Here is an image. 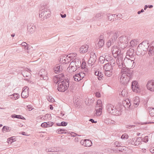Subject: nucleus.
<instances>
[{
	"mask_svg": "<svg viewBox=\"0 0 154 154\" xmlns=\"http://www.w3.org/2000/svg\"><path fill=\"white\" fill-rule=\"evenodd\" d=\"M121 72L122 75L120 78L121 82L123 85H126L132 78L133 71L125 67L122 69Z\"/></svg>",
	"mask_w": 154,
	"mask_h": 154,
	"instance_id": "f257e3e1",
	"label": "nucleus"
},
{
	"mask_svg": "<svg viewBox=\"0 0 154 154\" xmlns=\"http://www.w3.org/2000/svg\"><path fill=\"white\" fill-rule=\"evenodd\" d=\"M69 86V80L67 78L58 83L57 89L60 91L64 92L68 89Z\"/></svg>",
	"mask_w": 154,
	"mask_h": 154,
	"instance_id": "f03ea898",
	"label": "nucleus"
},
{
	"mask_svg": "<svg viewBox=\"0 0 154 154\" xmlns=\"http://www.w3.org/2000/svg\"><path fill=\"white\" fill-rule=\"evenodd\" d=\"M124 109V106H122L121 103H119L114 108L113 115L119 116L121 115Z\"/></svg>",
	"mask_w": 154,
	"mask_h": 154,
	"instance_id": "7ed1b4c3",
	"label": "nucleus"
},
{
	"mask_svg": "<svg viewBox=\"0 0 154 154\" xmlns=\"http://www.w3.org/2000/svg\"><path fill=\"white\" fill-rule=\"evenodd\" d=\"M112 54L114 57H117L118 56L121 57L122 53L117 46H114L112 48Z\"/></svg>",
	"mask_w": 154,
	"mask_h": 154,
	"instance_id": "20e7f679",
	"label": "nucleus"
},
{
	"mask_svg": "<svg viewBox=\"0 0 154 154\" xmlns=\"http://www.w3.org/2000/svg\"><path fill=\"white\" fill-rule=\"evenodd\" d=\"M131 87L134 92L137 93H141L138 82L136 81H133L131 82Z\"/></svg>",
	"mask_w": 154,
	"mask_h": 154,
	"instance_id": "39448f33",
	"label": "nucleus"
},
{
	"mask_svg": "<svg viewBox=\"0 0 154 154\" xmlns=\"http://www.w3.org/2000/svg\"><path fill=\"white\" fill-rule=\"evenodd\" d=\"M41 7L40 8V10H41L39 11V14L40 17L42 18L43 17L45 14L47 13H46V11H50L48 8H47L46 5H41Z\"/></svg>",
	"mask_w": 154,
	"mask_h": 154,
	"instance_id": "423d86ee",
	"label": "nucleus"
},
{
	"mask_svg": "<svg viewBox=\"0 0 154 154\" xmlns=\"http://www.w3.org/2000/svg\"><path fill=\"white\" fill-rule=\"evenodd\" d=\"M122 106H124V109L128 110V109H131V103L129 99H126L123 100L122 102Z\"/></svg>",
	"mask_w": 154,
	"mask_h": 154,
	"instance_id": "0eeeda50",
	"label": "nucleus"
},
{
	"mask_svg": "<svg viewBox=\"0 0 154 154\" xmlns=\"http://www.w3.org/2000/svg\"><path fill=\"white\" fill-rule=\"evenodd\" d=\"M134 59L126 57L124 60V64H126V66H130L134 63Z\"/></svg>",
	"mask_w": 154,
	"mask_h": 154,
	"instance_id": "6e6552de",
	"label": "nucleus"
},
{
	"mask_svg": "<svg viewBox=\"0 0 154 154\" xmlns=\"http://www.w3.org/2000/svg\"><path fill=\"white\" fill-rule=\"evenodd\" d=\"M146 86L148 90L151 91H154V80L148 81Z\"/></svg>",
	"mask_w": 154,
	"mask_h": 154,
	"instance_id": "1a4fd4ad",
	"label": "nucleus"
},
{
	"mask_svg": "<svg viewBox=\"0 0 154 154\" xmlns=\"http://www.w3.org/2000/svg\"><path fill=\"white\" fill-rule=\"evenodd\" d=\"M75 67L78 66V67L79 68L80 66H81V68L82 69H84L86 68V63L85 61H83L82 64L80 60H75Z\"/></svg>",
	"mask_w": 154,
	"mask_h": 154,
	"instance_id": "9d476101",
	"label": "nucleus"
},
{
	"mask_svg": "<svg viewBox=\"0 0 154 154\" xmlns=\"http://www.w3.org/2000/svg\"><path fill=\"white\" fill-rule=\"evenodd\" d=\"M144 49L143 48L142 46L139 45L138 46L136 53L137 55L138 56L143 55L146 53L144 51Z\"/></svg>",
	"mask_w": 154,
	"mask_h": 154,
	"instance_id": "9b49d317",
	"label": "nucleus"
},
{
	"mask_svg": "<svg viewBox=\"0 0 154 154\" xmlns=\"http://www.w3.org/2000/svg\"><path fill=\"white\" fill-rule=\"evenodd\" d=\"M103 38L104 37L102 35L100 36L99 40L98 43L96 45V47L98 49L101 48L103 46L104 43V42L103 40Z\"/></svg>",
	"mask_w": 154,
	"mask_h": 154,
	"instance_id": "f8f14e48",
	"label": "nucleus"
},
{
	"mask_svg": "<svg viewBox=\"0 0 154 154\" xmlns=\"http://www.w3.org/2000/svg\"><path fill=\"white\" fill-rule=\"evenodd\" d=\"M148 54L150 56H152L154 55V41L152 42L150 44Z\"/></svg>",
	"mask_w": 154,
	"mask_h": 154,
	"instance_id": "ddd939ff",
	"label": "nucleus"
},
{
	"mask_svg": "<svg viewBox=\"0 0 154 154\" xmlns=\"http://www.w3.org/2000/svg\"><path fill=\"white\" fill-rule=\"evenodd\" d=\"M134 50L132 49H130L128 50L127 52L126 57L134 60L135 58L134 57Z\"/></svg>",
	"mask_w": 154,
	"mask_h": 154,
	"instance_id": "4468645a",
	"label": "nucleus"
},
{
	"mask_svg": "<svg viewBox=\"0 0 154 154\" xmlns=\"http://www.w3.org/2000/svg\"><path fill=\"white\" fill-rule=\"evenodd\" d=\"M76 55L77 54H76L70 53L68 55H66L64 57L65 58L68 57L70 61L71 60H73L72 62L74 63L75 62V61H73L74 60H75V57H76Z\"/></svg>",
	"mask_w": 154,
	"mask_h": 154,
	"instance_id": "2eb2a0df",
	"label": "nucleus"
},
{
	"mask_svg": "<svg viewBox=\"0 0 154 154\" xmlns=\"http://www.w3.org/2000/svg\"><path fill=\"white\" fill-rule=\"evenodd\" d=\"M106 108L107 112L113 115L112 112H113V110H114V106L111 104L109 103L107 105Z\"/></svg>",
	"mask_w": 154,
	"mask_h": 154,
	"instance_id": "dca6fc26",
	"label": "nucleus"
},
{
	"mask_svg": "<svg viewBox=\"0 0 154 154\" xmlns=\"http://www.w3.org/2000/svg\"><path fill=\"white\" fill-rule=\"evenodd\" d=\"M29 88L27 86L24 87L23 89V91L21 94V96H28Z\"/></svg>",
	"mask_w": 154,
	"mask_h": 154,
	"instance_id": "f3484780",
	"label": "nucleus"
},
{
	"mask_svg": "<svg viewBox=\"0 0 154 154\" xmlns=\"http://www.w3.org/2000/svg\"><path fill=\"white\" fill-rule=\"evenodd\" d=\"M119 39L120 42H122L127 45L128 42V37L126 35L120 37Z\"/></svg>",
	"mask_w": 154,
	"mask_h": 154,
	"instance_id": "a211bd4d",
	"label": "nucleus"
},
{
	"mask_svg": "<svg viewBox=\"0 0 154 154\" xmlns=\"http://www.w3.org/2000/svg\"><path fill=\"white\" fill-rule=\"evenodd\" d=\"M88 48L87 45H83L80 47L79 51L81 53H84L87 51Z\"/></svg>",
	"mask_w": 154,
	"mask_h": 154,
	"instance_id": "6ab92c4d",
	"label": "nucleus"
},
{
	"mask_svg": "<svg viewBox=\"0 0 154 154\" xmlns=\"http://www.w3.org/2000/svg\"><path fill=\"white\" fill-rule=\"evenodd\" d=\"M60 65H59V64L57 65L53 68V70L54 72L56 74L59 73L62 71V68H60Z\"/></svg>",
	"mask_w": 154,
	"mask_h": 154,
	"instance_id": "aec40b11",
	"label": "nucleus"
},
{
	"mask_svg": "<svg viewBox=\"0 0 154 154\" xmlns=\"http://www.w3.org/2000/svg\"><path fill=\"white\" fill-rule=\"evenodd\" d=\"M111 64H109V63H107L105 64L103 66V69L105 71H109L112 70V66H111Z\"/></svg>",
	"mask_w": 154,
	"mask_h": 154,
	"instance_id": "412c9836",
	"label": "nucleus"
},
{
	"mask_svg": "<svg viewBox=\"0 0 154 154\" xmlns=\"http://www.w3.org/2000/svg\"><path fill=\"white\" fill-rule=\"evenodd\" d=\"M140 46H142L143 48L144 47L149 48L150 46V44L149 45V41L147 40H145L143 41L139 45Z\"/></svg>",
	"mask_w": 154,
	"mask_h": 154,
	"instance_id": "4be33fe9",
	"label": "nucleus"
},
{
	"mask_svg": "<svg viewBox=\"0 0 154 154\" xmlns=\"http://www.w3.org/2000/svg\"><path fill=\"white\" fill-rule=\"evenodd\" d=\"M72 63V62L69 65V67L67 69H69V72L70 73L76 71L77 69V67H75L74 66H72L71 65V64Z\"/></svg>",
	"mask_w": 154,
	"mask_h": 154,
	"instance_id": "5701e85b",
	"label": "nucleus"
},
{
	"mask_svg": "<svg viewBox=\"0 0 154 154\" xmlns=\"http://www.w3.org/2000/svg\"><path fill=\"white\" fill-rule=\"evenodd\" d=\"M94 74L95 75L97 76V78L98 79L100 80L103 79V75L102 72L100 71H96L95 72Z\"/></svg>",
	"mask_w": 154,
	"mask_h": 154,
	"instance_id": "b1692460",
	"label": "nucleus"
},
{
	"mask_svg": "<svg viewBox=\"0 0 154 154\" xmlns=\"http://www.w3.org/2000/svg\"><path fill=\"white\" fill-rule=\"evenodd\" d=\"M36 27L33 24L31 25L30 26H28L27 29L29 30V32L31 33H33L35 30Z\"/></svg>",
	"mask_w": 154,
	"mask_h": 154,
	"instance_id": "393cba45",
	"label": "nucleus"
},
{
	"mask_svg": "<svg viewBox=\"0 0 154 154\" xmlns=\"http://www.w3.org/2000/svg\"><path fill=\"white\" fill-rule=\"evenodd\" d=\"M11 117L13 118H16L22 120H25V118L20 115H17L15 114H13L11 115Z\"/></svg>",
	"mask_w": 154,
	"mask_h": 154,
	"instance_id": "a878e982",
	"label": "nucleus"
},
{
	"mask_svg": "<svg viewBox=\"0 0 154 154\" xmlns=\"http://www.w3.org/2000/svg\"><path fill=\"white\" fill-rule=\"evenodd\" d=\"M118 60H117V63L118 66L119 67L120 69H122L123 67H125L126 65L124 64V61L121 60L120 62H119V60L118 59Z\"/></svg>",
	"mask_w": 154,
	"mask_h": 154,
	"instance_id": "bb28decb",
	"label": "nucleus"
},
{
	"mask_svg": "<svg viewBox=\"0 0 154 154\" xmlns=\"http://www.w3.org/2000/svg\"><path fill=\"white\" fill-rule=\"evenodd\" d=\"M64 75L63 74H61L56 75L55 77L58 79L60 82L62 81V80L64 78Z\"/></svg>",
	"mask_w": 154,
	"mask_h": 154,
	"instance_id": "cd10ccee",
	"label": "nucleus"
},
{
	"mask_svg": "<svg viewBox=\"0 0 154 154\" xmlns=\"http://www.w3.org/2000/svg\"><path fill=\"white\" fill-rule=\"evenodd\" d=\"M102 107H100L96 108V114L97 116H100L101 115L102 112Z\"/></svg>",
	"mask_w": 154,
	"mask_h": 154,
	"instance_id": "c85d7f7f",
	"label": "nucleus"
},
{
	"mask_svg": "<svg viewBox=\"0 0 154 154\" xmlns=\"http://www.w3.org/2000/svg\"><path fill=\"white\" fill-rule=\"evenodd\" d=\"M139 98V97H135V99H134V104L135 107H137L139 104L140 100Z\"/></svg>",
	"mask_w": 154,
	"mask_h": 154,
	"instance_id": "c756f323",
	"label": "nucleus"
},
{
	"mask_svg": "<svg viewBox=\"0 0 154 154\" xmlns=\"http://www.w3.org/2000/svg\"><path fill=\"white\" fill-rule=\"evenodd\" d=\"M11 128L6 126H4L2 129V131L3 132L10 131H11Z\"/></svg>",
	"mask_w": 154,
	"mask_h": 154,
	"instance_id": "7c9ffc66",
	"label": "nucleus"
},
{
	"mask_svg": "<svg viewBox=\"0 0 154 154\" xmlns=\"http://www.w3.org/2000/svg\"><path fill=\"white\" fill-rule=\"evenodd\" d=\"M85 146L89 147L92 145V142L91 140L89 139H85Z\"/></svg>",
	"mask_w": 154,
	"mask_h": 154,
	"instance_id": "2f4dec72",
	"label": "nucleus"
},
{
	"mask_svg": "<svg viewBox=\"0 0 154 154\" xmlns=\"http://www.w3.org/2000/svg\"><path fill=\"white\" fill-rule=\"evenodd\" d=\"M115 17V16H114V14L110 15H109L107 16V17L108 18V20L111 21H114L115 20H116V18H115V20H114V17ZM118 19H117L116 20H117Z\"/></svg>",
	"mask_w": 154,
	"mask_h": 154,
	"instance_id": "473e14b6",
	"label": "nucleus"
},
{
	"mask_svg": "<svg viewBox=\"0 0 154 154\" xmlns=\"http://www.w3.org/2000/svg\"><path fill=\"white\" fill-rule=\"evenodd\" d=\"M117 38V34L116 32L113 34L112 37L110 38L112 42H114Z\"/></svg>",
	"mask_w": 154,
	"mask_h": 154,
	"instance_id": "72a5a7b5",
	"label": "nucleus"
},
{
	"mask_svg": "<svg viewBox=\"0 0 154 154\" xmlns=\"http://www.w3.org/2000/svg\"><path fill=\"white\" fill-rule=\"evenodd\" d=\"M135 140V138H132L131 139L128 140L127 141V143L133 145L135 143H134V141Z\"/></svg>",
	"mask_w": 154,
	"mask_h": 154,
	"instance_id": "f704fd0d",
	"label": "nucleus"
},
{
	"mask_svg": "<svg viewBox=\"0 0 154 154\" xmlns=\"http://www.w3.org/2000/svg\"><path fill=\"white\" fill-rule=\"evenodd\" d=\"M137 42L136 40L134 39L130 42V44L132 47H134L137 45Z\"/></svg>",
	"mask_w": 154,
	"mask_h": 154,
	"instance_id": "c9c22d12",
	"label": "nucleus"
},
{
	"mask_svg": "<svg viewBox=\"0 0 154 154\" xmlns=\"http://www.w3.org/2000/svg\"><path fill=\"white\" fill-rule=\"evenodd\" d=\"M100 107H102V101L101 100H98L97 101L96 108Z\"/></svg>",
	"mask_w": 154,
	"mask_h": 154,
	"instance_id": "e433bc0d",
	"label": "nucleus"
},
{
	"mask_svg": "<svg viewBox=\"0 0 154 154\" xmlns=\"http://www.w3.org/2000/svg\"><path fill=\"white\" fill-rule=\"evenodd\" d=\"M77 75H79L80 78H81V80L85 76V73L82 72H81L79 73H77Z\"/></svg>",
	"mask_w": 154,
	"mask_h": 154,
	"instance_id": "4c0bfd02",
	"label": "nucleus"
},
{
	"mask_svg": "<svg viewBox=\"0 0 154 154\" xmlns=\"http://www.w3.org/2000/svg\"><path fill=\"white\" fill-rule=\"evenodd\" d=\"M112 70L105 71V75L108 77L111 76L112 74Z\"/></svg>",
	"mask_w": 154,
	"mask_h": 154,
	"instance_id": "58836bf2",
	"label": "nucleus"
},
{
	"mask_svg": "<svg viewBox=\"0 0 154 154\" xmlns=\"http://www.w3.org/2000/svg\"><path fill=\"white\" fill-rule=\"evenodd\" d=\"M90 58H91V59H93L94 60H96L97 56L95 53L94 52H91Z\"/></svg>",
	"mask_w": 154,
	"mask_h": 154,
	"instance_id": "ea45409f",
	"label": "nucleus"
},
{
	"mask_svg": "<svg viewBox=\"0 0 154 154\" xmlns=\"http://www.w3.org/2000/svg\"><path fill=\"white\" fill-rule=\"evenodd\" d=\"M73 78L75 81H79L81 80V78H80L79 76L77 75V74H75Z\"/></svg>",
	"mask_w": 154,
	"mask_h": 154,
	"instance_id": "a19ab883",
	"label": "nucleus"
},
{
	"mask_svg": "<svg viewBox=\"0 0 154 154\" xmlns=\"http://www.w3.org/2000/svg\"><path fill=\"white\" fill-rule=\"evenodd\" d=\"M119 44V46L121 48L123 49L125 48L127 46V44L122 42H120V44Z\"/></svg>",
	"mask_w": 154,
	"mask_h": 154,
	"instance_id": "79ce46f5",
	"label": "nucleus"
},
{
	"mask_svg": "<svg viewBox=\"0 0 154 154\" xmlns=\"http://www.w3.org/2000/svg\"><path fill=\"white\" fill-rule=\"evenodd\" d=\"M50 11H46V13H47L45 14V15L43 17V18H45L46 19L48 18L50 16Z\"/></svg>",
	"mask_w": 154,
	"mask_h": 154,
	"instance_id": "37998d69",
	"label": "nucleus"
},
{
	"mask_svg": "<svg viewBox=\"0 0 154 154\" xmlns=\"http://www.w3.org/2000/svg\"><path fill=\"white\" fill-rule=\"evenodd\" d=\"M114 42H112V41L110 39H109L107 42V46L108 48H109Z\"/></svg>",
	"mask_w": 154,
	"mask_h": 154,
	"instance_id": "c03bdc74",
	"label": "nucleus"
},
{
	"mask_svg": "<svg viewBox=\"0 0 154 154\" xmlns=\"http://www.w3.org/2000/svg\"><path fill=\"white\" fill-rule=\"evenodd\" d=\"M101 16V14L100 13H98L97 14L95 17H93L94 20H97V18H100Z\"/></svg>",
	"mask_w": 154,
	"mask_h": 154,
	"instance_id": "a18cd8bd",
	"label": "nucleus"
},
{
	"mask_svg": "<svg viewBox=\"0 0 154 154\" xmlns=\"http://www.w3.org/2000/svg\"><path fill=\"white\" fill-rule=\"evenodd\" d=\"M128 137V135L127 134L125 133L122 134L121 137V138L124 139H127Z\"/></svg>",
	"mask_w": 154,
	"mask_h": 154,
	"instance_id": "49530a36",
	"label": "nucleus"
},
{
	"mask_svg": "<svg viewBox=\"0 0 154 154\" xmlns=\"http://www.w3.org/2000/svg\"><path fill=\"white\" fill-rule=\"evenodd\" d=\"M48 100L50 102H53L55 101L53 97H48L47 98Z\"/></svg>",
	"mask_w": 154,
	"mask_h": 154,
	"instance_id": "de8ad7c7",
	"label": "nucleus"
},
{
	"mask_svg": "<svg viewBox=\"0 0 154 154\" xmlns=\"http://www.w3.org/2000/svg\"><path fill=\"white\" fill-rule=\"evenodd\" d=\"M23 75L24 77H28L30 74V73L28 72L27 71H25L24 72H23Z\"/></svg>",
	"mask_w": 154,
	"mask_h": 154,
	"instance_id": "09e8293b",
	"label": "nucleus"
},
{
	"mask_svg": "<svg viewBox=\"0 0 154 154\" xmlns=\"http://www.w3.org/2000/svg\"><path fill=\"white\" fill-rule=\"evenodd\" d=\"M48 125L46 122H44L41 124V126L42 127L47 128L48 127Z\"/></svg>",
	"mask_w": 154,
	"mask_h": 154,
	"instance_id": "8fccbe9b",
	"label": "nucleus"
},
{
	"mask_svg": "<svg viewBox=\"0 0 154 154\" xmlns=\"http://www.w3.org/2000/svg\"><path fill=\"white\" fill-rule=\"evenodd\" d=\"M114 144L117 147H121L122 145L120 143H119L118 141H116L115 142Z\"/></svg>",
	"mask_w": 154,
	"mask_h": 154,
	"instance_id": "3c124183",
	"label": "nucleus"
},
{
	"mask_svg": "<svg viewBox=\"0 0 154 154\" xmlns=\"http://www.w3.org/2000/svg\"><path fill=\"white\" fill-rule=\"evenodd\" d=\"M103 57H100L99 58L100 61L101 63H103L104 62V60L106 59V57L104 58V59L103 58Z\"/></svg>",
	"mask_w": 154,
	"mask_h": 154,
	"instance_id": "603ef678",
	"label": "nucleus"
},
{
	"mask_svg": "<svg viewBox=\"0 0 154 154\" xmlns=\"http://www.w3.org/2000/svg\"><path fill=\"white\" fill-rule=\"evenodd\" d=\"M142 140V137H137L136 139H135V140L136 141H137L139 143H140L141 142Z\"/></svg>",
	"mask_w": 154,
	"mask_h": 154,
	"instance_id": "864d4df0",
	"label": "nucleus"
},
{
	"mask_svg": "<svg viewBox=\"0 0 154 154\" xmlns=\"http://www.w3.org/2000/svg\"><path fill=\"white\" fill-rule=\"evenodd\" d=\"M151 110L149 111V114L151 116L154 117V109H151Z\"/></svg>",
	"mask_w": 154,
	"mask_h": 154,
	"instance_id": "5fc2aeb1",
	"label": "nucleus"
},
{
	"mask_svg": "<svg viewBox=\"0 0 154 154\" xmlns=\"http://www.w3.org/2000/svg\"><path fill=\"white\" fill-rule=\"evenodd\" d=\"M143 141L145 143H147L148 141V136H145L143 139Z\"/></svg>",
	"mask_w": 154,
	"mask_h": 154,
	"instance_id": "6e6d98bb",
	"label": "nucleus"
},
{
	"mask_svg": "<svg viewBox=\"0 0 154 154\" xmlns=\"http://www.w3.org/2000/svg\"><path fill=\"white\" fill-rule=\"evenodd\" d=\"M66 58H67L66 60L65 59H64L63 60V63H65V64H66L67 63H68L70 61L69 59L68 58V57Z\"/></svg>",
	"mask_w": 154,
	"mask_h": 154,
	"instance_id": "4d7b16f0",
	"label": "nucleus"
},
{
	"mask_svg": "<svg viewBox=\"0 0 154 154\" xmlns=\"http://www.w3.org/2000/svg\"><path fill=\"white\" fill-rule=\"evenodd\" d=\"M64 131V129H58L57 130L56 132L57 133L60 134H61L60 132H62Z\"/></svg>",
	"mask_w": 154,
	"mask_h": 154,
	"instance_id": "13d9d810",
	"label": "nucleus"
},
{
	"mask_svg": "<svg viewBox=\"0 0 154 154\" xmlns=\"http://www.w3.org/2000/svg\"><path fill=\"white\" fill-rule=\"evenodd\" d=\"M126 148V147H125V146H123L119 147V148H118V149L119 150V151L122 152V150H125Z\"/></svg>",
	"mask_w": 154,
	"mask_h": 154,
	"instance_id": "bf43d9fd",
	"label": "nucleus"
},
{
	"mask_svg": "<svg viewBox=\"0 0 154 154\" xmlns=\"http://www.w3.org/2000/svg\"><path fill=\"white\" fill-rule=\"evenodd\" d=\"M67 124L68 123L67 122H63V121L62 122L60 123V124L61 125V126H66L67 125Z\"/></svg>",
	"mask_w": 154,
	"mask_h": 154,
	"instance_id": "052dcab7",
	"label": "nucleus"
},
{
	"mask_svg": "<svg viewBox=\"0 0 154 154\" xmlns=\"http://www.w3.org/2000/svg\"><path fill=\"white\" fill-rule=\"evenodd\" d=\"M85 139L84 140H81L80 143V144H82V145H83L85 146Z\"/></svg>",
	"mask_w": 154,
	"mask_h": 154,
	"instance_id": "680f3d73",
	"label": "nucleus"
},
{
	"mask_svg": "<svg viewBox=\"0 0 154 154\" xmlns=\"http://www.w3.org/2000/svg\"><path fill=\"white\" fill-rule=\"evenodd\" d=\"M47 123L48 124V125H47L48 127L52 126L54 124V123L53 122H49Z\"/></svg>",
	"mask_w": 154,
	"mask_h": 154,
	"instance_id": "e2e57ef3",
	"label": "nucleus"
},
{
	"mask_svg": "<svg viewBox=\"0 0 154 154\" xmlns=\"http://www.w3.org/2000/svg\"><path fill=\"white\" fill-rule=\"evenodd\" d=\"M69 134L72 137H75L77 135H78V134H77L73 132H72L71 133H70Z\"/></svg>",
	"mask_w": 154,
	"mask_h": 154,
	"instance_id": "0e129e2a",
	"label": "nucleus"
},
{
	"mask_svg": "<svg viewBox=\"0 0 154 154\" xmlns=\"http://www.w3.org/2000/svg\"><path fill=\"white\" fill-rule=\"evenodd\" d=\"M116 16V17H117L118 18H121L122 17V15L121 14H119L117 15L116 14H114V16Z\"/></svg>",
	"mask_w": 154,
	"mask_h": 154,
	"instance_id": "69168bd1",
	"label": "nucleus"
},
{
	"mask_svg": "<svg viewBox=\"0 0 154 154\" xmlns=\"http://www.w3.org/2000/svg\"><path fill=\"white\" fill-rule=\"evenodd\" d=\"M109 63V64H112L111 66H114V64L115 63V62L114 60H111V61Z\"/></svg>",
	"mask_w": 154,
	"mask_h": 154,
	"instance_id": "338daca9",
	"label": "nucleus"
},
{
	"mask_svg": "<svg viewBox=\"0 0 154 154\" xmlns=\"http://www.w3.org/2000/svg\"><path fill=\"white\" fill-rule=\"evenodd\" d=\"M27 108L28 109L29 111H31L33 109V108H32V107L30 106L29 105H28L27 106Z\"/></svg>",
	"mask_w": 154,
	"mask_h": 154,
	"instance_id": "774afa93",
	"label": "nucleus"
}]
</instances>
